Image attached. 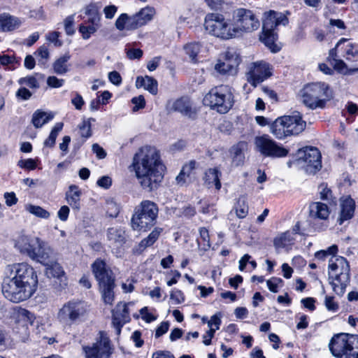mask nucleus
Here are the masks:
<instances>
[{
	"instance_id": "1",
	"label": "nucleus",
	"mask_w": 358,
	"mask_h": 358,
	"mask_svg": "<svg viewBox=\"0 0 358 358\" xmlns=\"http://www.w3.org/2000/svg\"><path fill=\"white\" fill-rule=\"evenodd\" d=\"M38 276L35 270L26 263L7 266L1 288L6 299L20 303L30 299L37 290Z\"/></svg>"
},
{
	"instance_id": "2",
	"label": "nucleus",
	"mask_w": 358,
	"mask_h": 358,
	"mask_svg": "<svg viewBox=\"0 0 358 358\" xmlns=\"http://www.w3.org/2000/svg\"><path fill=\"white\" fill-rule=\"evenodd\" d=\"M132 166L141 187L157 189L164 178V166L158 150L151 146L140 148L133 157Z\"/></svg>"
},
{
	"instance_id": "3",
	"label": "nucleus",
	"mask_w": 358,
	"mask_h": 358,
	"mask_svg": "<svg viewBox=\"0 0 358 358\" xmlns=\"http://www.w3.org/2000/svg\"><path fill=\"white\" fill-rule=\"evenodd\" d=\"M301 101L310 110L324 109L328 101L333 99V91L324 82L310 83L299 92Z\"/></svg>"
},
{
	"instance_id": "4",
	"label": "nucleus",
	"mask_w": 358,
	"mask_h": 358,
	"mask_svg": "<svg viewBox=\"0 0 358 358\" xmlns=\"http://www.w3.org/2000/svg\"><path fill=\"white\" fill-rule=\"evenodd\" d=\"M329 349L336 358H358V336L335 334L329 343Z\"/></svg>"
},
{
	"instance_id": "5",
	"label": "nucleus",
	"mask_w": 358,
	"mask_h": 358,
	"mask_svg": "<svg viewBox=\"0 0 358 358\" xmlns=\"http://www.w3.org/2000/svg\"><path fill=\"white\" fill-rule=\"evenodd\" d=\"M158 211L155 203L148 200L143 201L135 208L131 220V228L136 231H147L155 224Z\"/></svg>"
},
{
	"instance_id": "6",
	"label": "nucleus",
	"mask_w": 358,
	"mask_h": 358,
	"mask_svg": "<svg viewBox=\"0 0 358 358\" xmlns=\"http://www.w3.org/2000/svg\"><path fill=\"white\" fill-rule=\"evenodd\" d=\"M203 103L220 113H227L234 105L231 88L224 85L212 88L204 96Z\"/></svg>"
},
{
	"instance_id": "7",
	"label": "nucleus",
	"mask_w": 358,
	"mask_h": 358,
	"mask_svg": "<svg viewBox=\"0 0 358 358\" xmlns=\"http://www.w3.org/2000/svg\"><path fill=\"white\" fill-rule=\"evenodd\" d=\"M204 27L212 36L228 40L236 36V29L229 21L220 13H208L204 20Z\"/></svg>"
},
{
	"instance_id": "8",
	"label": "nucleus",
	"mask_w": 358,
	"mask_h": 358,
	"mask_svg": "<svg viewBox=\"0 0 358 358\" xmlns=\"http://www.w3.org/2000/svg\"><path fill=\"white\" fill-rule=\"evenodd\" d=\"M87 312L86 304L78 300L65 303L57 313L58 320L63 324H73L80 322Z\"/></svg>"
},
{
	"instance_id": "9",
	"label": "nucleus",
	"mask_w": 358,
	"mask_h": 358,
	"mask_svg": "<svg viewBox=\"0 0 358 358\" xmlns=\"http://www.w3.org/2000/svg\"><path fill=\"white\" fill-rule=\"evenodd\" d=\"M85 358H110L114 348L107 334L100 331L96 341L92 345L83 346Z\"/></svg>"
},
{
	"instance_id": "10",
	"label": "nucleus",
	"mask_w": 358,
	"mask_h": 358,
	"mask_svg": "<svg viewBox=\"0 0 358 358\" xmlns=\"http://www.w3.org/2000/svg\"><path fill=\"white\" fill-rule=\"evenodd\" d=\"M233 19L236 36L241 31L250 32L257 29L260 23L255 13L248 9L240 8L234 10Z\"/></svg>"
},
{
	"instance_id": "11",
	"label": "nucleus",
	"mask_w": 358,
	"mask_h": 358,
	"mask_svg": "<svg viewBox=\"0 0 358 358\" xmlns=\"http://www.w3.org/2000/svg\"><path fill=\"white\" fill-rule=\"evenodd\" d=\"M255 144L258 152L264 157L280 158L286 157L289 150L272 139L268 135L257 136Z\"/></svg>"
},
{
	"instance_id": "12",
	"label": "nucleus",
	"mask_w": 358,
	"mask_h": 358,
	"mask_svg": "<svg viewBox=\"0 0 358 358\" xmlns=\"http://www.w3.org/2000/svg\"><path fill=\"white\" fill-rule=\"evenodd\" d=\"M297 162L306 173L314 174L322 167L321 154L316 148L306 147L299 150Z\"/></svg>"
},
{
	"instance_id": "13",
	"label": "nucleus",
	"mask_w": 358,
	"mask_h": 358,
	"mask_svg": "<svg viewBox=\"0 0 358 358\" xmlns=\"http://www.w3.org/2000/svg\"><path fill=\"white\" fill-rule=\"evenodd\" d=\"M271 74V66L268 62L261 60L252 62L248 66L246 78L248 82L255 87L269 78Z\"/></svg>"
},
{
	"instance_id": "14",
	"label": "nucleus",
	"mask_w": 358,
	"mask_h": 358,
	"mask_svg": "<svg viewBox=\"0 0 358 358\" xmlns=\"http://www.w3.org/2000/svg\"><path fill=\"white\" fill-rule=\"evenodd\" d=\"M133 305V303H117L115 308L113 310V326L115 329L117 335L121 333L122 327L124 324L130 321L129 306Z\"/></svg>"
},
{
	"instance_id": "15",
	"label": "nucleus",
	"mask_w": 358,
	"mask_h": 358,
	"mask_svg": "<svg viewBox=\"0 0 358 358\" xmlns=\"http://www.w3.org/2000/svg\"><path fill=\"white\" fill-rule=\"evenodd\" d=\"M288 22L289 20L286 13L270 10L264 13L262 18V29L266 30V31L272 29L275 31V29L278 26H285Z\"/></svg>"
},
{
	"instance_id": "16",
	"label": "nucleus",
	"mask_w": 358,
	"mask_h": 358,
	"mask_svg": "<svg viewBox=\"0 0 358 358\" xmlns=\"http://www.w3.org/2000/svg\"><path fill=\"white\" fill-rule=\"evenodd\" d=\"M41 238L34 236L21 234L15 240V248L22 254L29 257H34V248Z\"/></svg>"
},
{
	"instance_id": "17",
	"label": "nucleus",
	"mask_w": 358,
	"mask_h": 358,
	"mask_svg": "<svg viewBox=\"0 0 358 358\" xmlns=\"http://www.w3.org/2000/svg\"><path fill=\"white\" fill-rule=\"evenodd\" d=\"M92 269L99 285L114 282L112 271L107 267L104 261L96 259L92 265Z\"/></svg>"
},
{
	"instance_id": "18",
	"label": "nucleus",
	"mask_w": 358,
	"mask_h": 358,
	"mask_svg": "<svg viewBox=\"0 0 358 358\" xmlns=\"http://www.w3.org/2000/svg\"><path fill=\"white\" fill-rule=\"evenodd\" d=\"M45 266V274L48 278H54L59 280L60 286L64 287L67 285V278L61 265L57 262L55 255L47 264H42Z\"/></svg>"
},
{
	"instance_id": "19",
	"label": "nucleus",
	"mask_w": 358,
	"mask_h": 358,
	"mask_svg": "<svg viewBox=\"0 0 358 358\" xmlns=\"http://www.w3.org/2000/svg\"><path fill=\"white\" fill-rule=\"evenodd\" d=\"M347 40L345 38H341L337 43L335 48H333L329 50V59L331 64L334 66V69L336 70L338 72L343 74H348L352 71H358V69L355 70H350L348 68L347 64L344 62L343 60L338 58L337 55V50L339 51V48L343 43H345Z\"/></svg>"
},
{
	"instance_id": "20",
	"label": "nucleus",
	"mask_w": 358,
	"mask_h": 358,
	"mask_svg": "<svg viewBox=\"0 0 358 358\" xmlns=\"http://www.w3.org/2000/svg\"><path fill=\"white\" fill-rule=\"evenodd\" d=\"M155 14V10L152 7L146 6L141 8L135 15H131L129 27L136 29L142 26L145 25L148 22L152 20Z\"/></svg>"
},
{
	"instance_id": "21",
	"label": "nucleus",
	"mask_w": 358,
	"mask_h": 358,
	"mask_svg": "<svg viewBox=\"0 0 358 358\" xmlns=\"http://www.w3.org/2000/svg\"><path fill=\"white\" fill-rule=\"evenodd\" d=\"M350 266L346 259L343 257H332L329 262V275L340 276L343 273L349 275Z\"/></svg>"
},
{
	"instance_id": "22",
	"label": "nucleus",
	"mask_w": 358,
	"mask_h": 358,
	"mask_svg": "<svg viewBox=\"0 0 358 358\" xmlns=\"http://www.w3.org/2000/svg\"><path fill=\"white\" fill-rule=\"evenodd\" d=\"M171 108L174 111L178 112L189 118H194L197 113L192 102L187 97H181L176 100L173 103Z\"/></svg>"
},
{
	"instance_id": "23",
	"label": "nucleus",
	"mask_w": 358,
	"mask_h": 358,
	"mask_svg": "<svg viewBox=\"0 0 358 358\" xmlns=\"http://www.w3.org/2000/svg\"><path fill=\"white\" fill-rule=\"evenodd\" d=\"M34 257L30 258L40 264H47L50 258L55 255L53 250L43 240L40 239L39 242L34 248Z\"/></svg>"
},
{
	"instance_id": "24",
	"label": "nucleus",
	"mask_w": 358,
	"mask_h": 358,
	"mask_svg": "<svg viewBox=\"0 0 358 358\" xmlns=\"http://www.w3.org/2000/svg\"><path fill=\"white\" fill-rule=\"evenodd\" d=\"M341 211L339 217L337 219L338 223L341 225L344 222L350 220L355 213V203L350 197L345 198L341 200Z\"/></svg>"
},
{
	"instance_id": "25",
	"label": "nucleus",
	"mask_w": 358,
	"mask_h": 358,
	"mask_svg": "<svg viewBox=\"0 0 358 358\" xmlns=\"http://www.w3.org/2000/svg\"><path fill=\"white\" fill-rule=\"evenodd\" d=\"M284 119L285 120L289 136L298 135L306 128V122L302 120L299 115H285Z\"/></svg>"
},
{
	"instance_id": "26",
	"label": "nucleus",
	"mask_w": 358,
	"mask_h": 358,
	"mask_svg": "<svg viewBox=\"0 0 358 358\" xmlns=\"http://www.w3.org/2000/svg\"><path fill=\"white\" fill-rule=\"evenodd\" d=\"M107 238L110 245L120 247L126 243L127 235L124 228L121 227H112L108 229Z\"/></svg>"
},
{
	"instance_id": "27",
	"label": "nucleus",
	"mask_w": 358,
	"mask_h": 358,
	"mask_svg": "<svg viewBox=\"0 0 358 358\" xmlns=\"http://www.w3.org/2000/svg\"><path fill=\"white\" fill-rule=\"evenodd\" d=\"M22 23V20L17 17L6 13L0 14V31H13L18 29Z\"/></svg>"
},
{
	"instance_id": "28",
	"label": "nucleus",
	"mask_w": 358,
	"mask_h": 358,
	"mask_svg": "<svg viewBox=\"0 0 358 358\" xmlns=\"http://www.w3.org/2000/svg\"><path fill=\"white\" fill-rule=\"evenodd\" d=\"M310 216L313 219L327 220L329 216L330 210L328 206L322 202H313L310 204Z\"/></svg>"
},
{
	"instance_id": "29",
	"label": "nucleus",
	"mask_w": 358,
	"mask_h": 358,
	"mask_svg": "<svg viewBox=\"0 0 358 358\" xmlns=\"http://www.w3.org/2000/svg\"><path fill=\"white\" fill-rule=\"evenodd\" d=\"M270 132L278 140H282L289 136L284 116L278 117L270 125Z\"/></svg>"
},
{
	"instance_id": "30",
	"label": "nucleus",
	"mask_w": 358,
	"mask_h": 358,
	"mask_svg": "<svg viewBox=\"0 0 358 358\" xmlns=\"http://www.w3.org/2000/svg\"><path fill=\"white\" fill-rule=\"evenodd\" d=\"M247 148L248 144L244 141L238 142L231 148L229 152L232 158V163L236 166L243 164L245 159L244 152Z\"/></svg>"
},
{
	"instance_id": "31",
	"label": "nucleus",
	"mask_w": 358,
	"mask_h": 358,
	"mask_svg": "<svg viewBox=\"0 0 358 358\" xmlns=\"http://www.w3.org/2000/svg\"><path fill=\"white\" fill-rule=\"evenodd\" d=\"M330 283L331 285L334 292L339 295L342 296L345 292L346 287L350 282V276L343 273L340 276L330 277Z\"/></svg>"
},
{
	"instance_id": "32",
	"label": "nucleus",
	"mask_w": 358,
	"mask_h": 358,
	"mask_svg": "<svg viewBox=\"0 0 358 358\" xmlns=\"http://www.w3.org/2000/svg\"><path fill=\"white\" fill-rule=\"evenodd\" d=\"M220 176L221 172L217 169H208L204 174V183L208 188L215 185V189L219 190L222 186L220 179Z\"/></svg>"
},
{
	"instance_id": "33",
	"label": "nucleus",
	"mask_w": 358,
	"mask_h": 358,
	"mask_svg": "<svg viewBox=\"0 0 358 358\" xmlns=\"http://www.w3.org/2000/svg\"><path fill=\"white\" fill-rule=\"evenodd\" d=\"M136 87L137 88L143 87L152 94H157L158 92L157 81L152 77L145 76V77L138 76L136 80Z\"/></svg>"
},
{
	"instance_id": "34",
	"label": "nucleus",
	"mask_w": 358,
	"mask_h": 358,
	"mask_svg": "<svg viewBox=\"0 0 358 358\" xmlns=\"http://www.w3.org/2000/svg\"><path fill=\"white\" fill-rule=\"evenodd\" d=\"M260 39L271 52H277L280 50V48L275 44L277 34L273 29L268 30V31L262 29V34L260 36Z\"/></svg>"
},
{
	"instance_id": "35",
	"label": "nucleus",
	"mask_w": 358,
	"mask_h": 358,
	"mask_svg": "<svg viewBox=\"0 0 358 358\" xmlns=\"http://www.w3.org/2000/svg\"><path fill=\"white\" fill-rule=\"evenodd\" d=\"M80 195L81 192L76 185H71L66 193V199L67 203L73 209L79 210L80 208Z\"/></svg>"
},
{
	"instance_id": "36",
	"label": "nucleus",
	"mask_w": 358,
	"mask_h": 358,
	"mask_svg": "<svg viewBox=\"0 0 358 358\" xmlns=\"http://www.w3.org/2000/svg\"><path fill=\"white\" fill-rule=\"evenodd\" d=\"M71 56L69 53H66L57 59L52 64L54 72L58 75H64L69 71V61Z\"/></svg>"
},
{
	"instance_id": "37",
	"label": "nucleus",
	"mask_w": 358,
	"mask_h": 358,
	"mask_svg": "<svg viewBox=\"0 0 358 358\" xmlns=\"http://www.w3.org/2000/svg\"><path fill=\"white\" fill-rule=\"evenodd\" d=\"M99 9L100 6L96 3H90L85 8V13L88 16V22L90 24H100Z\"/></svg>"
},
{
	"instance_id": "38",
	"label": "nucleus",
	"mask_w": 358,
	"mask_h": 358,
	"mask_svg": "<svg viewBox=\"0 0 358 358\" xmlns=\"http://www.w3.org/2000/svg\"><path fill=\"white\" fill-rule=\"evenodd\" d=\"M293 233L287 231L276 236L273 240V245L276 249L282 248L294 243Z\"/></svg>"
},
{
	"instance_id": "39",
	"label": "nucleus",
	"mask_w": 358,
	"mask_h": 358,
	"mask_svg": "<svg viewBox=\"0 0 358 358\" xmlns=\"http://www.w3.org/2000/svg\"><path fill=\"white\" fill-rule=\"evenodd\" d=\"M52 118L53 115L51 113L36 110L32 115L31 122L36 128H41Z\"/></svg>"
},
{
	"instance_id": "40",
	"label": "nucleus",
	"mask_w": 358,
	"mask_h": 358,
	"mask_svg": "<svg viewBox=\"0 0 358 358\" xmlns=\"http://www.w3.org/2000/svg\"><path fill=\"white\" fill-rule=\"evenodd\" d=\"M43 78L44 76L43 74L35 73L32 76L21 78L17 82L20 85H26L31 89L37 90L40 87L39 80Z\"/></svg>"
},
{
	"instance_id": "41",
	"label": "nucleus",
	"mask_w": 358,
	"mask_h": 358,
	"mask_svg": "<svg viewBox=\"0 0 358 358\" xmlns=\"http://www.w3.org/2000/svg\"><path fill=\"white\" fill-rule=\"evenodd\" d=\"M343 43L341 48V56L347 61L353 62L358 59V49L357 47L350 43L344 45Z\"/></svg>"
},
{
	"instance_id": "42",
	"label": "nucleus",
	"mask_w": 358,
	"mask_h": 358,
	"mask_svg": "<svg viewBox=\"0 0 358 358\" xmlns=\"http://www.w3.org/2000/svg\"><path fill=\"white\" fill-rule=\"evenodd\" d=\"M162 229L160 227H155L150 234L145 238H143L138 244L140 250H144L145 248L152 245L159 238Z\"/></svg>"
},
{
	"instance_id": "43",
	"label": "nucleus",
	"mask_w": 358,
	"mask_h": 358,
	"mask_svg": "<svg viewBox=\"0 0 358 358\" xmlns=\"http://www.w3.org/2000/svg\"><path fill=\"white\" fill-rule=\"evenodd\" d=\"M195 168V162L190 161L188 164H185L179 174L176 178L178 185L182 186L186 182V180L189 178Z\"/></svg>"
},
{
	"instance_id": "44",
	"label": "nucleus",
	"mask_w": 358,
	"mask_h": 358,
	"mask_svg": "<svg viewBox=\"0 0 358 358\" xmlns=\"http://www.w3.org/2000/svg\"><path fill=\"white\" fill-rule=\"evenodd\" d=\"M114 282L99 285L102 298L106 303L111 304L114 300Z\"/></svg>"
},
{
	"instance_id": "45",
	"label": "nucleus",
	"mask_w": 358,
	"mask_h": 358,
	"mask_svg": "<svg viewBox=\"0 0 358 358\" xmlns=\"http://www.w3.org/2000/svg\"><path fill=\"white\" fill-rule=\"evenodd\" d=\"M25 209L29 213L42 219H48L50 215L48 211L38 206L28 204L25 206Z\"/></svg>"
},
{
	"instance_id": "46",
	"label": "nucleus",
	"mask_w": 358,
	"mask_h": 358,
	"mask_svg": "<svg viewBox=\"0 0 358 358\" xmlns=\"http://www.w3.org/2000/svg\"><path fill=\"white\" fill-rule=\"evenodd\" d=\"M131 19V15L129 16L127 13L121 14L115 21V27L120 30L122 31L124 29L127 30H134V28H130L129 24L131 23L130 20Z\"/></svg>"
},
{
	"instance_id": "47",
	"label": "nucleus",
	"mask_w": 358,
	"mask_h": 358,
	"mask_svg": "<svg viewBox=\"0 0 358 358\" xmlns=\"http://www.w3.org/2000/svg\"><path fill=\"white\" fill-rule=\"evenodd\" d=\"M63 125L64 124L62 122H57L55 124L50 134L49 137L44 142L45 146L53 147L55 145L56 138L59 132L62 131Z\"/></svg>"
},
{
	"instance_id": "48",
	"label": "nucleus",
	"mask_w": 358,
	"mask_h": 358,
	"mask_svg": "<svg viewBox=\"0 0 358 358\" xmlns=\"http://www.w3.org/2000/svg\"><path fill=\"white\" fill-rule=\"evenodd\" d=\"M236 66L229 63L223 57L218 59L215 66V69L221 74H227L236 69Z\"/></svg>"
},
{
	"instance_id": "49",
	"label": "nucleus",
	"mask_w": 358,
	"mask_h": 358,
	"mask_svg": "<svg viewBox=\"0 0 358 358\" xmlns=\"http://www.w3.org/2000/svg\"><path fill=\"white\" fill-rule=\"evenodd\" d=\"M201 45L199 42L189 43L185 45L184 49L185 52L189 55L192 61L196 60V57L200 52Z\"/></svg>"
},
{
	"instance_id": "50",
	"label": "nucleus",
	"mask_w": 358,
	"mask_h": 358,
	"mask_svg": "<svg viewBox=\"0 0 358 358\" xmlns=\"http://www.w3.org/2000/svg\"><path fill=\"white\" fill-rule=\"evenodd\" d=\"M0 64L3 66H7L6 69L13 71L17 68L15 64L19 65L20 62L13 56L3 55L0 57Z\"/></svg>"
},
{
	"instance_id": "51",
	"label": "nucleus",
	"mask_w": 358,
	"mask_h": 358,
	"mask_svg": "<svg viewBox=\"0 0 358 358\" xmlns=\"http://www.w3.org/2000/svg\"><path fill=\"white\" fill-rule=\"evenodd\" d=\"M99 27L100 24H91L89 26L81 24L79 27V31L82 34L83 38L87 40L91 37L92 34H94L97 31Z\"/></svg>"
},
{
	"instance_id": "52",
	"label": "nucleus",
	"mask_w": 358,
	"mask_h": 358,
	"mask_svg": "<svg viewBox=\"0 0 358 358\" xmlns=\"http://www.w3.org/2000/svg\"><path fill=\"white\" fill-rule=\"evenodd\" d=\"M222 57L236 67L241 63V57L234 50H228L226 51Z\"/></svg>"
},
{
	"instance_id": "53",
	"label": "nucleus",
	"mask_w": 358,
	"mask_h": 358,
	"mask_svg": "<svg viewBox=\"0 0 358 358\" xmlns=\"http://www.w3.org/2000/svg\"><path fill=\"white\" fill-rule=\"evenodd\" d=\"M91 120L94 121V119L83 120V122L78 126L80 135L83 138H87L92 136Z\"/></svg>"
},
{
	"instance_id": "54",
	"label": "nucleus",
	"mask_w": 358,
	"mask_h": 358,
	"mask_svg": "<svg viewBox=\"0 0 358 358\" xmlns=\"http://www.w3.org/2000/svg\"><path fill=\"white\" fill-rule=\"evenodd\" d=\"M17 315L19 320L24 321V325H27L28 323L32 324L34 322V317L33 314L26 309H20L17 311Z\"/></svg>"
},
{
	"instance_id": "55",
	"label": "nucleus",
	"mask_w": 358,
	"mask_h": 358,
	"mask_svg": "<svg viewBox=\"0 0 358 358\" xmlns=\"http://www.w3.org/2000/svg\"><path fill=\"white\" fill-rule=\"evenodd\" d=\"M38 58V63L44 65L49 59V51L46 46H41L36 52Z\"/></svg>"
},
{
	"instance_id": "56",
	"label": "nucleus",
	"mask_w": 358,
	"mask_h": 358,
	"mask_svg": "<svg viewBox=\"0 0 358 358\" xmlns=\"http://www.w3.org/2000/svg\"><path fill=\"white\" fill-rule=\"evenodd\" d=\"M17 166L22 169L27 170H34L36 166V162L34 159H20L17 162Z\"/></svg>"
},
{
	"instance_id": "57",
	"label": "nucleus",
	"mask_w": 358,
	"mask_h": 358,
	"mask_svg": "<svg viewBox=\"0 0 358 358\" xmlns=\"http://www.w3.org/2000/svg\"><path fill=\"white\" fill-rule=\"evenodd\" d=\"M209 329H213L217 330L221 324V315L220 313L213 315L210 320L207 322Z\"/></svg>"
},
{
	"instance_id": "58",
	"label": "nucleus",
	"mask_w": 358,
	"mask_h": 358,
	"mask_svg": "<svg viewBox=\"0 0 358 358\" xmlns=\"http://www.w3.org/2000/svg\"><path fill=\"white\" fill-rule=\"evenodd\" d=\"M248 213V206L245 204V201L239 200L236 208V215L239 218H244Z\"/></svg>"
},
{
	"instance_id": "59",
	"label": "nucleus",
	"mask_w": 358,
	"mask_h": 358,
	"mask_svg": "<svg viewBox=\"0 0 358 358\" xmlns=\"http://www.w3.org/2000/svg\"><path fill=\"white\" fill-rule=\"evenodd\" d=\"M170 299L174 301L176 304H179L185 301V296L182 291L174 289L171 292Z\"/></svg>"
},
{
	"instance_id": "60",
	"label": "nucleus",
	"mask_w": 358,
	"mask_h": 358,
	"mask_svg": "<svg viewBox=\"0 0 358 358\" xmlns=\"http://www.w3.org/2000/svg\"><path fill=\"white\" fill-rule=\"evenodd\" d=\"M64 28L68 35H72L75 31L73 29L74 15H69L64 20Z\"/></svg>"
},
{
	"instance_id": "61",
	"label": "nucleus",
	"mask_w": 358,
	"mask_h": 358,
	"mask_svg": "<svg viewBox=\"0 0 358 358\" xmlns=\"http://www.w3.org/2000/svg\"><path fill=\"white\" fill-rule=\"evenodd\" d=\"M64 83V79H59L56 76H52L47 78V84L49 87L53 88L61 87Z\"/></svg>"
},
{
	"instance_id": "62",
	"label": "nucleus",
	"mask_w": 358,
	"mask_h": 358,
	"mask_svg": "<svg viewBox=\"0 0 358 358\" xmlns=\"http://www.w3.org/2000/svg\"><path fill=\"white\" fill-rule=\"evenodd\" d=\"M29 17L38 20H44L45 19V14L42 7L30 10Z\"/></svg>"
},
{
	"instance_id": "63",
	"label": "nucleus",
	"mask_w": 358,
	"mask_h": 358,
	"mask_svg": "<svg viewBox=\"0 0 358 358\" xmlns=\"http://www.w3.org/2000/svg\"><path fill=\"white\" fill-rule=\"evenodd\" d=\"M282 282V280L278 278H273L266 281V284L268 289L273 293H276L278 292V285Z\"/></svg>"
},
{
	"instance_id": "64",
	"label": "nucleus",
	"mask_w": 358,
	"mask_h": 358,
	"mask_svg": "<svg viewBox=\"0 0 358 358\" xmlns=\"http://www.w3.org/2000/svg\"><path fill=\"white\" fill-rule=\"evenodd\" d=\"M15 95L17 99L26 101L31 97L32 93L26 87H20L16 92Z\"/></svg>"
}]
</instances>
